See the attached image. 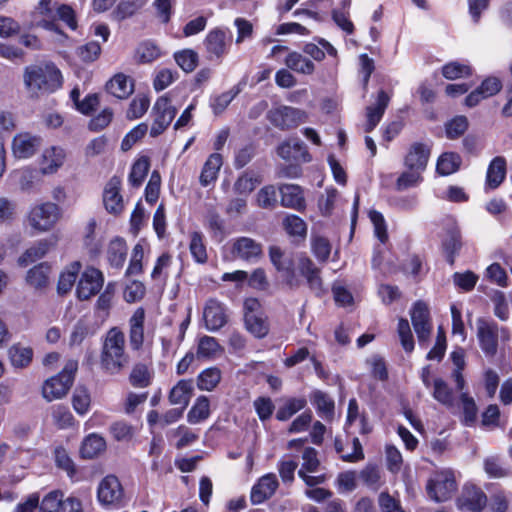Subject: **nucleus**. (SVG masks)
Returning <instances> with one entry per match:
<instances>
[{
    "label": "nucleus",
    "mask_w": 512,
    "mask_h": 512,
    "mask_svg": "<svg viewBox=\"0 0 512 512\" xmlns=\"http://www.w3.org/2000/svg\"><path fill=\"white\" fill-rule=\"evenodd\" d=\"M97 495L101 504L117 505L123 499L124 492L118 478L108 475L99 483Z\"/></svg>",
    "instance_id": "14"
},
{
    "label": "nucleus",
    "mask_w": 512,
    "mask_h": 512,
    "mask_svg": "<svg viewBox=\"0 0 512 512\" xmlns=\"http://www.w3.org/2000/svg\"><path fill=\"white\" fill-rule=\"evenodd\" d=\"M227 313L224 305L216 299H209L203 310L205 327L209 331H217L227 323Z\"/></svg>",
    "instance_id": "15"
},
{
    "label": "nucleus",
    "mask_w": 512,
    "mask_h": 512,
    "mask_svg": "<svg viewBox=\"0 0 512 512\" xmlns=\"http://www.w3.org/2000/svg\"><path fill=\"white\" fill-rule=\"evenodd\" d=\"M41 145V138L24 132L15 135L12 142L13 154L16 158L32 157Z\"/></svg>",
    "instance_id": "17"
},
{
    "label": "nucleus",
    "mask_w": 512,
    "mask_h": 512,
    "mask_svg": "<svg viewBox=\"0 0 512 512\" xmlns=\"http://www.w3.org/2000/svg\"><path fill=\"white\" fill-rule=\"evenodd\" d=\"M410 315L419 342L427 341L432 331L430 313L427 304L422 301H417L414 304Z\"/></svg>",
    "instance_id": "13"
},
{
    "label": "nucleus",
    "mask_w": 512,
    "mask_h": 512,
    "mask_svg": "<svg viewBox=\"0 0 512 512\" xmlns=\"http://www.w3.org/2000/svg\"><path fill=\"white\" fill-rule=\"evenodd\" d=\"M189 250L197 263L204 264L208 259L206 247L203 243V236L199 232H193L191 234Z\"/></svg>",
    "instance_id": "56"
},
{
    "label": "nucleus",
    "mask_w": 512,
    "mask_h": 512,
    "mask_svg": "<svg viewBox=\"0 0 512 512\" xmlns=\"http://www.w3.org/2000/svg\"><path fill=\"white\" fill-rule=\"evenodd\" d=\"M456 490L455 475L449 469L436 471L427 483L428 495L436 502L450 499Z\"/></svg>",
    "instance_id": "5"
},
{
    "label": "nucleus",
    "mask_w": 512,
    "mask_h": 512,
    "mask_svg": "<svg viewBox=\"0 0 512 512\" xmlns=\"http://www.w3.org/2000/svg\"><path fill=\"white\" fill-rule=\"evenodd\" d=\"M194 394V381L192 379L179 380L170 390L168 400L171 405H179L185 409Z\"/></svg>",
    "instance_id": "24"
},
{
    "label": "nucleus",
    "mask_w": 512,
    "mask_h": 512,
    "mask_svg": "<svg viewBox=\"0 0 512 512\" xmlns=\"http://www.w3.org/2000/svg\"><path fill=\"white\" fill-rule=\"evenodd\" d=\"M155 118L150 129V134L156 137L163 133L171 124L177 114V108L172 105L168 94L157 99L153 106Z\"/></svg>",
    "instance_id": "9"
},
{
    "label": "nucleus",
    "mask_w": 512,
    "mask_h": 512,
    "mask_svg": "<svg viewBox=\"0 0 512 512\" xmlns=\"http://www.w3.org/2000/svg\"><path fill=\"white\" fill-rule=\"evenodd\" d=\"M66 153L60 147H50L44 150L41 162L40 172L42 174H53L64 164Z\"/></svg>",
    "instance_id": "26"
},
{
    "label": "nucleus",
    "mask_w": 512,
    "mask_h": 512,
    "mask_svg": "<svg viewBox=\"0 0 512 512\" xmlns=\"http://www.w3.org/2000/svg\"><path fill=\"white\" fill-rule=\"evenodd\" d=\"M150 106V99L146 95L136 96L130 103L126 116L130 120L141 118Z\"/></svg>",
    "instance_id": "59"
},
{
    "label": "nucleus",
    "mask_w": 512,
    "mask_h": 512,
    "mask_svg": "<svg viewBox=\"0 0 512 512\" xmlns=\"http://www.w3.org/2000/svg\"><path fill=\"white\" fill-rule=\"evenodd\" d=\"M310 400L315 405L318 413L326 420H331L334 416L335 404L333 399L323 391L316 390L312 393Z\"/></svg>",
    "instance_id": "35"
},
{
    "label": "nucleus",
    "mask_w": 512,
    "mask_h": 512,
    "mask_svg": "<svg viewBox=\"0 0 512 512\" xmlns=\"http://www.w3.org/2000/svg\"><path fill=\"white\" fill-rule=\"evenodd\" d=\"M221 347L214 337L204 336L199 340L197 355L199 357L211 358L220 352Z\"/></svg>",
    "instance_id": "64"
},
{
    "label": "nucleus",
    "mask_w": 512,
    "mask_h": 512,
    "mask_svg": "<svg viewBox=\"0 0 512 512\" xmlns=\"http://www.w3.org/2000/svg\"><path fill=\"white\" fill-rule=\"evenodd\" d=\"M51 266L46 263H40L27 272L26 281L35 289L45 288L50 279Z\"/></svg>",
    "instance_id": "32"
},
{
    "label": "nucleus",
    "mask_w": 512,
    "mask_h": 512,
    "mask_svg": "<svg viewBox=\"0 0 512 512\" xmlns=\"http://www.w3.org/2000/svg\"><path fill=\"white\" fill-rule=\"evenodd\" d=\"M210 416V401L207 396H199L187 414V421L197 424Z\"/></svg>",
    "instance_id": "36"
},
{
    "label": "nucleus",
    "mask_w": 512,
    "mask_h": 512,
    "mask_svg": "<svg viewBox=\"0 0 512 512\" xmlns=\"http://www.w3.org/2000/svg\"><path fill=\"white\" fill-rule=\"evenodd\" d=\"M145 310L137 308L129 320V341L133 350H139L144 342Z\"/></svg>",
    "instance_id": "25"
},
{
    "label": "nucleus",
    "mask_w": 512,
    "mask_h": 512,
    "mask_svg": "<svg viewBox=\"0 0 512 512\" xmlns=\"http://www.w3.org/2000/svg\"><path fill=\"white\" fill-rule=\"evenodd\" d=\"M307 404L305 398H290L280 407L276 413V418L280 421H286L295 413L302 410Z\"/></svg>",
    "instance_id": "50"
},
{
    "label": "nucleus",
    "mask_w": 512,
    "mask_h": 512,
    "mask_svg": "<svg viewBox=\"0 0 512 512\" xmlns=\"http://www.w3.org/2000/svg\"><path fill=\"white\" fill-rule=\"evenodd\" d=\"M239 93L238 89H231L229 91L223 92L215 97H212L210 100V106L215 115L222 114L229 104L233 101V99Z\"/></svg>",
    "instance_id": "57"
},
{
    "label": "nucleus",
    "mask_w": 512,
    "mask_h": 512,
    "mask_svg": "<svg viewBox=\"0 0 512 512\" xmlns=\"http://www.w3.org/2000/svg\"><path fill=\"white\" fill-rule=\"evenodd\" d=\"M476 335L481 350L488 357H494L497 354L499 335L504 340L510 338L507 328L499 327L495 321L486 318L476 320Z\"/></svg>",
    "instance_id": "4"
},
{
    "label": "nucleus",
    "mask_w": 512,
    "mask_h": 512,
    "mask_svg": "<svg viewBox=\"0 0 512 512\" xmlns=\"http://www.w3.org/2000/svg\"><path fill=\"white\" fill-rule=\"evenodd\" d=\"M24 83L33 94L51 93L62 85L60 70L52 63L27 67Z\"/></svg>",
    "instance_id": "2"
},
{
    "label": "nucleus",
    "mask_w": 512,
    "mask_h": 512,
    "mask_svg": "<svg viewBox=\"0 0 512 512\" xmlns=\"http://www.w3.org/2000/svg\"><path fill=\"white\" fill-rule=\"evenodd\" d=\"M82 268V264L79 261H73L70 263L64 271L60 274L58 284H57V292L60 295L67 294L72 287L74 286L77 275Z\"/></svg>",
    "instance_id": "31"
},
{
    "label": "nucleus",
    "mask_w": 512,
    "mask_h": 512,
    "mask_svg": "<svg viewBox=\"0 0 512 512\" xmlns=\"http://www.w3.org/2000/svg\"><path fill=\"white\" fill-rule=\"evenodd\" d=\"M148 0H121L113 11V17L122 21L135 15L141 10Z\"/></svg>",
    "instance_id": "38"
},
{
    "label": "nucleus",
    "mask_w": 512,
    "mask_h": 512,
    "mask_svg": "<svg viewBox=\"0 0 512 512\" xmlns=\"http://www.w3.org/2000/svg\"><path fill=\"white\" fill-rule=\"evenodd\" d=\"M232 253L246 261L255 260L262 255V245L250 237H239L233 242Z\"/></svg>",
    "instance_id": "22"
},
{
    "label": "nucleus",
    "mask_w": 512,
    "mask_h": 512,
    "mask_svg": "<svg viewBox=\"0 0 512 512\" xmlns=\"http://www.w3.org/2000/svg\"><path fill=\"white\" fill-rule=\"evenodd\" d=\"M160 56L159 48L152 42L141 43L136 50L135 57L141 63H150Z\"/></svg>",
    "instance_id": "60"
},
{
    "label": "nucleus",
    "mask_w": 512,
    "mask_h": 512,
    "mask_svg": "<svg viewBox=\"0 0 512 512\" xmlns=\"http://www.w3.org/2000/svg\"><path fill=\"white\" fill-rule=\"evenodd\" d=\"M269 118L274 126L285 130L296 127L304 122L305 114L293 107L280 106L269 112Z\"/></svg>",
    "instance_id": "12"
},
{
    "label": "nucleus",
    "mask_w": 512,
    "mask_h": 512,
    "mask_svg": "<svg viewBox=\"0 0 512 512\" xmlns=\"http://www.w3.org/2000/svg\"><path fill=\"white\" fill-rule=\"evenodd\" d=\"M104 284L102 272L94 267H88L82 273L76 288L80 300H88L96 295Z\"/></svg>",
    "instance_id": "11"
},
{
    "label": "nucleus",
    "mask_w": 512,
    "mask_h": 512,
    "mask_svg": "<svg viewBox=\"0 0 512 512\" xmlns=\"http://www.w3.org/2000/svg\"><path fill=\"white\" fill-rule=\"evenodd\" d=\"M429 156L430 149L428 146L422 143H414L405 157V165L410 170L423 171L426 168Z\"/></svg>",
    "instance_id": "27"
},
{
    "label": "nucleus",
    "mask_w": 512,
    "mask_h": 512,
    "mask_svg": "<svg viewBox=\"0 0 512 512\" xmlns=\"http://www.w3.org/2000/svg\"><path fill=\"white\" fill-rule=\"evenodd\" d=\"M297 271L305 278L307 285L312 291L316 294H320L323 291L320 269L316 267L310 258L301 256L297 262Z\"/></svg>",
    "instance_id": "19"
},
{
    "label": "nucleus",
    "mask_w": 512,
    "mask_h": 512,
    "mask_svg": "<svg viewBox=\"0 0 512 512\" xmlns=\"http://www.w3.org/2000/svg\"><path fill=\"white\" fill-rule=\"evenodd\" d=\"M51 416L53 424L58 429H68L75 423L74 416L70 410L63 405H55L51 407Z\"/></svg>",
    "instance_id": "44"
},
{
    "label": "nucleus",
    "mask_w": 512,
    "mask_h": 512,
    "mask_svg": "<svg viewBox=\"0 0 512 512\" xmlns=\"http://www.w3.org/2000/svg\"><path fill=\"white\" fill-rule=\"evenodd\" d=\"M232 43V36L228 30L214 28L208 32L204 39V46L210 61L221 62L228 54Z\"/></svg>",
    "instance_id": "8"
},
{
    "label": "nucleus",
    "mask_w": 512,
    "mask_h": 512,
    "mask_svg": "<svg viewBox=\"0 0 512 512\" xmlns=\"http://www.w3.org/2000/svg\"><path fill=\"white\" fill-rule=\"evenodd\" d=\"M49 248L50 244L46 240L39 241L23 253V255L18 260L19 265L27 266L41 259L48 252Z\"/></svg>",
    "instance_id": "45"
},
{
    "label": "nucleus",
    "mask_w": 512,
    "mask_h": 512,
    "mask_svg": "<svg viewBox=\"0 0 512 512\" xmlns=\"http://www.w3.org/2000/svg\"><path fill=\"white\" fill-rule=\"evenodd\" d=\"M54 0H41L38 5V13L43 16L42 26L49 30H57L55 21V10Z\"/></svg>",
    "instance_id": "54"
},
{
    "label": "nucleus",
    "mask_w": 512,
    "mask_h": 512,
    "mask_svg": "<svg viewBox=\"0 0 512 512\" xmlns=\"http://www.w3.org/2000/svg\"><path fill=\"white\" fill-rule=\"evenodd\" d=\"M269 258L276 270L283 274L284 281L289 288L297 289L300 287L302 281L293 266V262L290 258L284 257L280 247L271 246L269 248Z\"/></svg>",
    "instance_id": "10"
},
{
    "label": "nucleus",
    "mask_w": 512,
    "mask_h": 512,
    "mask_svg": "<svg viewBox=\"0 0 512 512\" xmlns=\"http://www.w3.org/2000/svg\"><path fill=\"white\" fill-rule=\"evenodd\" d=\"M33 351L30 347L15 344L9 349V358L15 367H26L32 360Z\"/></svg>",
    "instance_id": "46"
},
{
    "label": "nucleus",
    "mask_w": 512,
    "mask_h": 512,
    "mask_svg": "<svg viewBox=\"0 0 512 512\" xmlns=\"http://www.w3.org/2000/svg\"><path fill=\"white\" fill-rule=\"evenodd\" d=\"M433 398L444 406L451 408L454 405V396L452 389L441 378H436L433 382Z\"/></svg>",
    "instance_id": "43"
},
{
    "label": "nucleus",
    "mask_w": 512,
    "mask_h": 512,
    "mask_svg": "<svg viewBox=\"0 0 512 512\" xmlns=\"http://www.w3.org/2000/svg\"><path fill=\"white\" fill-rule=\"evenodd\" d=\"M39 512H83V505L79 498L65 497L63 492L54 490L44 496Z\"/></svg>",
    "instance_id": "7"
},
{
    "label": "nucleus",
    "mask_w": 512,
    "mask_h": 512,
    "mask_svg": "<svg viewBox=\"0 0 512 512\" xmlns=\"http://www.w3.org/2000/svg\"><path fill=\"white\" fill-rule=\"evenodd\" d=\"M245 325L247 330L257 338H263L269 332V325L262 314L245 316Z\"/></svg>",
    "instance_id": "47"
},
{
    "label": "nucleus",
    "mask_w": 512,
    "mask_h": 512,
    "mask_svg": "<svg viewBox=\"0 0 512 512\" xmlns=\"http://www.w3.org/2000/svg\"><path fill=\"white\" fill-rule=\"evenodd\" d=\"M359 478L365 485L375 490L382 484L380 469L375 465L369 464L362 469L359 473Z\"/></svg>",
    "instance_id": "61"
},
{
    "label": "nucleus",
    "mask_w": 512,
    "mask_h": 512,
    "mask_svg": "<svg viewBox=\"0 0 512 512\" xmlns=\"http://www.w3.org/2000/svg\"><path fill=\"white\" fill-rule=\"evenodd\" d=\"M107 91L118 99L128 98L134 91V84L131 78L119 73L116 74L106 85Z\"/></svg>",
    "instance_id": "28"
},
{
    "label": "nucleus",
    "mask_w": 512,
    "mask_h": 512,
    "mask_svg": "<svg viewBox=\"0 0 512 512\" xmlns=\"http://www.w3.org/2000/svg\"><path fill=\"white\" fill-rule=\"evenodd\" d=\"M285 64L289 69L302 74H312L315 69L314 64L298 52L289 53Z\"/></svg>",
    "instance_id": "41"
},
{
    "label": "nucleus",
    "mask_w": 512,
    "mask_h": 512,
    "mask_svg": "<svg viewBox=\"0 0 512 512\" xmlns=\"http://www.w3.org/2000/svg\"><path fill=\"white\" fill-rule=\"evenodd\" d=\"M460 401L463 411L462 422L465 426H472L477 419L478 408L476 403L468 393L464 392L460 394Z\"/></svg>",
    "instance_id": "51"
},
{
    "label": "nucleus",
    "mask_w": 512,
    "mask_h": 512,
    "mask_svg": "<svg viewBox=\"0 0 512 512\" xmlns=\"http://www.w3.org/2000/svg\"><path fill=\"white\" fill-rule=\"evenodd\" d=\"M222 163V156L219 153H213L208 157L200 175V182L204 187L216 180Z\"/></svg>",
    "instance_id": "34"
},
{
    "label": "nucleus",
    "mask_w": 512,
    "mask_h": 512,
    "mask_svg": "<svg viewBox=\"0 0 512 512\" xmlns=\"http://www.w3.org/2000/svg\"><path fill=\"white\" fill-rule=\"evenodd\" d=\"M461 236L460 231L456 226H453L448 232L447 236L443 241V247L445 252L449 256V262L450 264L454 263V255L460 250L461 248Z\"/></svg>",
    "instance_id": "52"
},
{
    "label": "nucleus",
    "mask_w": 512,
    "mask_h": 512,
    "mask_svg": "<svg viewBox=\"0 0 512 512\" xmlns=\"http://www.w3.org/2000/svg\"><path fill=\"white\" fill-rule=\"evenodd\" d=\"M91 396L86 387L78 386L72 396V406L77 414L84 415L89 411Z\"/></svg>",
    "instance_id": "49"
},
{
    "label": "nucleus",
    "mask_w": 512,
    "mask_h": 512,
    "mask_svg": "<svg viewBox=\"0 0 512 512\" xmlns=\"http://www.w3.org/2000/svg\"><path fill=\"white\" fill-rule=\"evenodd\" d=\"M54 459L56 466L64 470L69 477L72 478L76 474V465L65 448L62 446L56 447Z\"/></svg>",
    "instance_id": "53"
},
{
    "label": "nucleus",
    "mask_w": 512,
    "mask_h": 512,
    "mask_svg": "<svg viewBox=\"0 0 512 512\" xmlns=\"http://www.w3.org/2000/svg\"><path fill=\"white\" fill-rule=\"evenodd\" d=\"M77 370L78 361L74 359L68 360L58 375L44 382L42 387L43 397L49 402L63 398L71 388Z\"/></svg>",
    "instance_id": "3"
},
{
    "label": "nucleus",
    "mask_w": 512,
    "mask_h": 512,
    "mask_svg": "<svg viewBox=\"0 0 512 512\" xmlns=\"http://www.w3.org/2000/svg\"><path fill=\"white\" fill-rule=\"evenodd\" d=\"M262 177L253 171L245 172L235 184L236 192H253L262 184Z\"/></svg>",
    "instance_id": "48"
},
{
    "label": "nucleus",
    "mask_w": 512,
    "mask_h": 512,
    "mask_svg": "<svg viewBox=\"0 0 512 512\" xmlns=\"http://www.w3.org/2000/svg\"><path fill=\"white\" fill-rule=\"evenodd\" d=\"M320 466L318 452L312 447H305L302 452V466L299 471L304 473H314Z\"/></svg>",
    "instance_id": "62"
},
{
    "label": "nucleus",
    "mask_w": 512,
    "mask_h": 512,
    "mask_svg": "<svg viewBox=\"0 0 512 512\" xmlns=\"http://www.w3.org/2000/svg\"><path fill=\"white\" fill-rule=\"evenodd\" d=\"M42 173L37 169L21 168L14 170L10 176V182L21 190H30L38 187Z\"/></svg>",
    "instance_id": "23"
},
{
    "label": "nucleus",
    "mask_w": 512,
    "mask_h": 512,
    "mask_svg": "<svg viewBox=\"0 0 512 512\" xmlns=\"http://www.w3.org/2000/svg\"><path fill=\"white\" fill-rule=\"evenodd\" d=\"M279 486L277 477L273 473L262 476L252 487L250 500L252 504H261L273 496Z\"/></svg>",
    "instance_id": "18"
},
{
    "label": "nucleus",
    "mask_w": 512,
    "mask_h": 512,
    "mask_svg": "<svg viewBox=\"0 0 512 512\" xmlns=\"http://www.w3.org/2000/svg\"><path fill=\"white\" fill-rule=\"evenodd\" d=\"M127 245L121 238L110 241L107 248V260L112 267L121 268L126 260Z\"/></svg>",
    "instance_id": "33"
},
{
    "label": "nucleus",
    "mask_w": 512,
    "mask_h": 512,
    "mask_svg": "<svg viewBox=\"0 0 512 512\" xmlns=\"http://www.w3.org/2000/svg\"><path fill=\"white\" fill-rule=\"evenodd\" d=\"M461 165V157L454 152L443 153L437 161V172L441 175H450L456 172Z\"/></svg>",
    "instance_id": "40"
},
{
    "label": "nucleus",
    "mask_w": 512,
    "mask_h": 512,
    "mask_svg": "<svg viewBox=\"0 0 512 512\" xmlns=\"http://www.w3.org/2000/svg\"><path fill=\"white\" fill-rule=\"evenodd\" d=\"M221 380V371L216 367H210L202 371L197 377V386L203 391H212Z\"/></svg>",
    "instance_id": "42"
},
{
    "label": "nucleus",
    "mask_w": 512,
    "mask_h": 512,
    "mask_svg": "<svg viewBox=\"0 0 512 512\" xmlns=\"http://www.w3.org/2000/svg\"><path fill=\"white\" fill-rule=\"evenodd\" d=\"M311 249L320 262H326L331 253V244L327 238L313 234L311 236Z\"/></svg>",
    "instance_id": "55"
},
{
    "label": "nucleus",
    "mask_w": 512,
    "mask_h": 512,
    "mask_svg": "<svg viewBox=\"0 0 512 512\" xmlns=\"http://www.w3.org/2000/svg\"><path fill=\"white\" fill-rule=\"evenodd\" d=\"M277 154L284 160L309 162L311 156L307 151L306 146L299 139H291L283 142L277 148Z\"/></svg>",
    "instance_id": "21"
},
{
    "label": "nucleus",
    "mask_w": 512,
    "mask_h": 512,
    "mask_svg": "<svg viewBox=\"0 0 512 512\" xmlns=\"http://www.w3.org/2000/svg\"><path fill=\"white\" fill-rule=\"evenodd\" d=\"M487 504V497L485 493L475 485H465L461 496L458 499V505L461 509H466L471 512L481 511Z\"/></svg>",
    "instance_id": "16"
},
{
    "label": "nucleus",
    "mask_w": 512,
    "mask_h": 512,
    "mask_svg": "<svg viewBox=\"0 0 512 512\" xmlns=\"http://www.w3.org/2000/svg\"><path fill=\"white\" fill-rule=\"evenodd\" d=\"M506 177V160L504 157L497 156L490 162L486 173V186L494 190L497 189Z\"/></svg>",
    "instance_id": "29"
},
{
    "label": "nucleus",
    "mask_w": 512,
    "mask_h": 512,
    "mask_svg": "<svg viewBox=\"0 0 512 512\" xmlns=\"http://www.w3.org/2000/svg\"><path fill=\"white\" fill-rule=\"evenodd\" d=\"M176 63L185 71H193L198 62V55L196 52L190 49H186L175 53L174 55Z\"/></svg>",
    "instance_id": "63"
},
{
    "label": "nucleus",
    "mask_w": 512,
    "mask_h": 512,
    "mask_svg": "<svg viewBox=\"0 0 512 512\" xmlns=\"http://www.w3.org/2000/svg\"><path fill=\"white\" fill-rule=\"evenodd\" d=\"M105 449V439L99 434L91 433L84 438L81 444L80 453L83 458L93 459L104 452Z\"/></svg>",
    "instance_id": "30"
},
{
    "label": "nucleus",
    "mask_w": 512,
    "mask_h": 512,
    "mask_svg": "<svg viewBox=\"0 0 512 512\" xmlns=\"http://www.w3.org/2000/svg\"><path fill=\"white\" fill-rule=\"evenodd\" d=\"M149 159L145 156L137 159L129 174V183L133 189H138L149 171Z\"/></svg>",
    "instance_id": "39"
},
{
    "label": "nucleus",
    "mask_w": 512,
    "mask_h": 512,
    "mask_svg": "<svg viewBox=\"0 0 512 512\" xmlns=\"http://www.w3.org/2000/svg\"><path fill=\"white\" fill-rule=\"evenodd\" d=\"M125 343V335L119 328L113 327L106 333L99 360L100 368L105 373L118 374L128 365Z\"/></svg>",
    "instance_id": "1"
},
{
    "label": "nucleus",
    "mask_w": 512,
    "mask_h": 512,
    "mask_svg": "<svg viewBox=\"0 0 512 512\" xmlns=\"http://www.w3.org/2000/svg\"><path fill=\"white\" fill-rule=\"evenodd\" d=\"M61 211L54 203L35 205L29 212L28 223L38 232H47L52 229L61 218Z\"/></svg>",
    "instance_id": "6"
},
{
    "label": "nucleus",
    "mask_w": 512,
    "mask_h": 512,
    "mask_svg": "<svg viewBox=\"0 0 512 512\" xmlns=\"http://www.w3.org/2000/svg\"><path fill=\"white\" fill-rule=\"evenodd\" d=\"M390 95L384 90H380L377 95L375 104L366 108V124L364 126L365 132H371L381 121L384 112L390 102Z\"/></svg>",
    "instance_id": "20"
},
{
    "label": "nucleus",
    "mask_w": 512,
    "mask_h": 512,
    "mask_svg": "<svg viewBox=\"0 0 512 512\" xmlns=\"http://www.w3.org/2000/svg\"><path fill=\"white\" fill-rule=\"evenodd\" d=\"M55 20L59 19L64 22L71 30H76L78 24L76 19V13L74 9L67 4L55 2Z\"/></svg>",
    "instance_id": "58"
},
{
    "label": "nucleus",
    "mask_w": 512,
    "mask_h": 512,
    "mask_svg": "<svg viewBox=\"0 0 512 512\" xmlns=\"http://www.w3.org/2000/svg\"><path fill=\"white\" fill-rule=\"evenodd\" d=\"M284 229L294 242H303L307 236V225L300 217L289 215L284 219Z\"/></svg>",
    "instance_id": "37"
}]
</instances>
